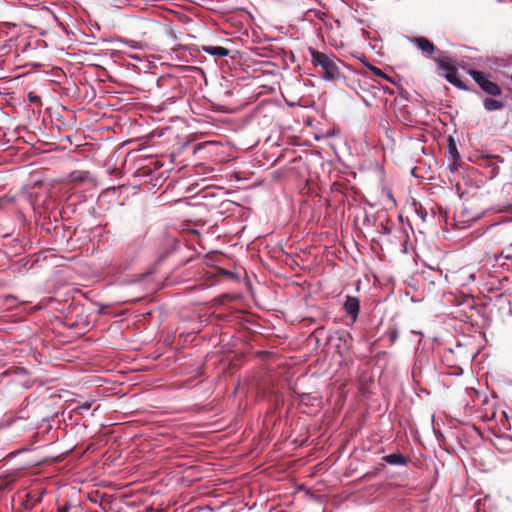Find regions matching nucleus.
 <instances>
[{
	"label": "nucleus",
	"mask_w": 512,
	"mask_h": 512,
	"mask_svg": "<svg viewBox=\"0 0 512 512\" xmlns=\"http://www.w3.org/2000/svg\"><path fill=\"white\" fill-rule=\"evenodd\" d=\"M312 63L320 66L323 70V78L328 81H334L341 78V72L337 62H340L334 55L310 49Z\"/></svg>",
	"instance_id": "f257e3e1"
},
{
	"label": "nucleus",
	"mask_w": 512,
	"mask_h": 512,
	"mask_svg": "<svg viewBox=\"0 0 512 512\" xmlns=\"http://www.w3.org/2000/svg\"><path fill=\"white\" fill-rule=\"evenodd\" d=\"M467 73L486 96L501 97L503 95L502 88L494 80V76L490 72L468 69Z\"/></svg>",
	"instance_id": "f03ea898"
},
{
	"label": "nucleus",
	"mask_w": 512,
	"mask_h": 512,
	"mask_svg": "<svg viewBox=\"0 0 512 512\" xmlns=\"http://www.w3.org/2000/svg\"><path fill=\"white\" fill-rule=\"evenodd\" d=\"M336 348L340 354H346L352 347L353 338L349 332L343 331L338 334Z\"/></svg>",
	"instance_id": "7ed1b4c3"
},
{
	"label": "nucleus",
	"mask_w": 512,
	"mask_h": 512,
	"mask_svg": "<svg viewBox=\"0 0 512 512\" xmlns=\"http://www.w3.org/2000/svg\"><path fill=\"white\" fill-rule=\"evenodd\" d=\"M343 308L352 320L355 321L360 311L359 299L353 296H347Z\"/></svg>",
	"instance_id": "20e7f679"
},
{
	"label": "nucleus",
	"mask_w": 512,
	"mask_h": 512,
	"mask_svg": "<svg viewBox=\"0 0 512 512\" xmlns=\"http://www.w3.org/2000/svg\"><path fill=\"white\" fill-rule=\"evenodd\" d=\"M410 41L416 45L417 48L420 49L424 54L432 55L436 50V46L425 37H413Z\"/></svg>",
	"instance_id": "39448f33"
},
{
	"label": "nucleus",
	"mask_w": 512,
	"mask_h": 512,
	"mask_svg": "<svg viewBox=\"0 0 512 512\" xmlns=\"http://www.w3.org/2000/svg\"><path fill=\"white\" fill-rule=\"evenodd\" d=\"M483 106L486 111L502 110L505 107V102L499 100L498 97L487 96L483 99Z\"/></svg>",
	"instance_id": "423d86ee"
},
{
	"label": "nucleus",
	"mask_w": 512,
	"mask_h": 512,
	"mask_svg": "<svg viewBox=\"0 0 512 512\" xmlns=\"http://www.w3.org/2000/svg\"><path fill=\"white\" fill-rule=\"evenodd\" d=\"M445 79L457 87L458 89L464 90V91H470L471 89L459 78L457 68L453 71H450L449 73L444 74Z\"/></svg>",
	"instance_id": "0eeeda50"
},
{
	"label": "nucleus",
	"mask_w": 512,
	"mask_h": 512,
	"mask_svg": "<svg viewBox=\"0 0 512 512\" xmlns=\"http://www.w3.org/2000/svg\"><path fill=\"white\" fill-rule=\"evenodd\" d=\"M203 52H206L216 57H226L230 54V51L221 46L202 45L200 48Z\"/></svg>",
	"instance_id": "6e6552de"
},
{
	"label": "nucleus",
	"mask_w": 512,
	"mask_h": 512,
	"mask_svg": "<svg viewBox=\"0 0 512 512\" xmlns=\"http://www.w3.org/2000/svg\"><path fill=\"white\" fill-rule=\"evenodd\" d=\"M438 68L442 71H445V73H449L450 71H453L456 69L455 61L450 57H441L435 59Z\"/></svg>",
	"instance_id": "1a4fd4ad"
},
{
	"label": "nucleus",
	"mask_w": 512,
	"mask_h": 512,
	"mask_svg": "<svg viewBox=\"0 0 512 512\" xmlns=\"http://www.w3.org/2000/svg\"><path fill=\"white\" fill-rule=\"evenodd\" d=\"M383 461L390 465H406L408 458L401 453H393L383 457Z\"/></svg>",
	"instance_id": "9d476101"
},
{
	"label": "nucleus",
	"mask_w": 512,
	"mask_h": 512,
	"mask_svg": "<svg viewBox=\"0 0 512 512\" xmlns=\"http://www.w3.org/2000/svg\"><path fill=\"white\" fill-rule=\"evenodd\" d=\"M89 178L88 172H72L70 174V179L73 182H84Z\"/></svg>",
	"instance_id": "9b49d317"
},
{
	"label": "nucleus",
	"mask_w": 512,
	"mask_h": 512,
	"mask_svg": "<svg viewBox=\"0 0 512 512\" xmlns=\"http://www.w3.org/2000/svg\"><path fill=\"white\" fill-rule=\"evenodd\" d=\"M450 144H449V150L451 152V154L453 155V158L456 160L460 157L458 151H457V148H456V145L454 143V140L452 137H450Z\"/></svg>",
	"instance_id": "f8f14e48"
},
{
	"label": "nucleus",
	"mask_w": 512,
	"mask_h": 512,
	"mask_svg": "<svg viewBox=\"0 0 512 512\" xmlns=\"http://www.w3.org/2000/svg\"><path fill=\"white\" fill-rule=\"evenodd\" d=\"M12 201H13V198H11L7 195L0 197V210L4 209L8 205H10L12 203Z\"/></svg>",
	"instance_id": "ddd939ff"
},
{
	"label": "nucleus",
	"mask_w": 512,
	"mask_h": 512,
	"mask_svg": "<svg viewBox=\"0 0 512 512\" xmlns=\"http://www.w3.org/2000/svg\"><path fill=\"white\" fill-rule=\"evenodd\" d=\"M91 408V402H88V401H85L84 403L78 405L76 408H75V411H77L78 413H83L84 411H88L89 409Z\"/></svg>",
	"instance_id": "4468645a"
},
{
	"label": "nucleus",
	"mask_w": 512,
	"mask_h": 512,
	"mask_svg": "<svg viewBox=\"0 0 512 512\" xmlns=\"http://www.w3.org/2000/svg\"><path fill=\"white\" fill-rule=\"evenodd\" d=\"M371 71H372L375 75H377V76H379V77H382V78H384V79H386V80L391 81V80H390V78H389V77H388V76H387V75H386V74H385L381 69H379V68H377V67H374V66H373V67H371Z\"/></svg>",
	"instance_id": "2eb2a0df"
},
{
	"label": "nucleus",
	"mask_w": 512,
	"mask_h": 512,
	"mask_svg": "<svg viewBox=\"0 0 512 512\" xmlns=\"http://www.w3.org/2000/svg\"><path fill=\"white\" fill-rule=\"evenodd\" d=\"M28 99L32 103L41 104V98L33 93L28 94Z\"/></svg>",
	"instance_id": "dca6fc26"
},
{
	"label": "nucleus",
	"mask_w": 512,
	"mask_h": 512,
	"mask_svg": "<svg viewBox=\"0 0 512 512\" xmlns=\"http://www.w3.org/2000/svg\"><path fill=\"white\" fill-rule=\"evenodd\" d=\"M389 338L392 343H394L398 338V332L396 329H393L389 332Z\"/></svg>",
	"instance_id": "f3484780"
},
{
	"label": "nucleus",
	"mask_w": 512,
	"mask_h": 512,
	"mask_svg": "<svg viewBox=\"0 0 512 512\" xmlns=\"http://www.w3.org/2000/svg\"><path fill=\"white\" fill-rule=\"evenodd\" d=\"M68 510H69V505H67V504L58 508V512H68Z\"/></svg>",
	"instance_id": "a211bd4d"
},
{
	"label": "nucleus",
	"mask_w": 512,
	"mask_h": 512,
	"mask_svg": "<svg viewBox=\"0 0 512 512\" xmlns=\"http://www.w3.org/2000/svg\"><path fill=\"white\" fill-rule=\"evenodd\" d=\"M7 44L6 42L5 43H1L0 42V52H4L6 49H7Z\"/></svg>",
	"instance_id": "6ab92c4d"
}]
</instances>
